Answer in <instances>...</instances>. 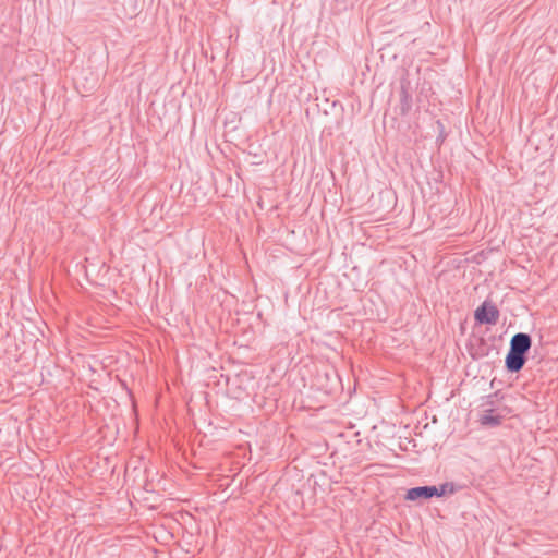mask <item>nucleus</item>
<instances>
[{"label": "nucleus", "mask_w": 558, "mask_h": 558, "mask_svg": "<svg viewBox=\"0 0 558 558\" xmlns=\"http://www.w3.org/2000/svg\"><path fill=\"white\" fill-rule=\"evenodd\" d=\"M474 317L478 324L495 325L499 318V311L495 305L484 302L475 310Z\"/></svg>", "instance_id": "2"}, {"label": "nucleus", "mask_w": 558, "mask_h": 558, "mask_svg": "<svg viewBox=\"0 0 558 558\" xmlns=\"http://www.w3.org/2000/svg\"><path fill=\"white\" fill-rule=\"evenodd\" d=\"M480 422L482 425L496 426L500 423V416L495 415L493 410H488L481 416Z\"/></svg>", "instance_id": "4"}, {"label": "nucleus", "mask_w": 558, "mask_h": 558, "mask_svg": "<svg viewBox=\"0 0 558 558\" xmlns=\"http://www.w3.org/2000/svg\"><path fill=\"white\" fill-rule=\"evenodd\" d=\"M435 496H437V486H417L408 489L405 499L411 501L427 500Z\"/></svg>", "instance_id": "3"}, {"label": "nucleus", "mask_w": 558, "mask_h": 558, "mask_svg": "<svg viewBox=\"0 0 558 558\" xmlns=\"http://www.w3.org/2000/svg\"><path fill=\"white\" fill-rule=\"evenodd\" d=\"M458 490V486L451 482H446L437 487V497L453 495Z\"/></svg>", "instance_id": "5"}, {"label": "nucleus", "mask_w": 558, "mask_h": 558, "mask_svg": "<svg viewBox=\"0 0 558 558\" xmlns=\"http://www.w3.org/2000/svg\"><path fill=\"white\" fill-rule=\"evenodd\" d=\"M531 345L532 339L529 333L518 332L511 338L510 348L505 360L507 371L518 373L523 368Z\"/></svg>", "instance_id": "1"}]
</instances>
